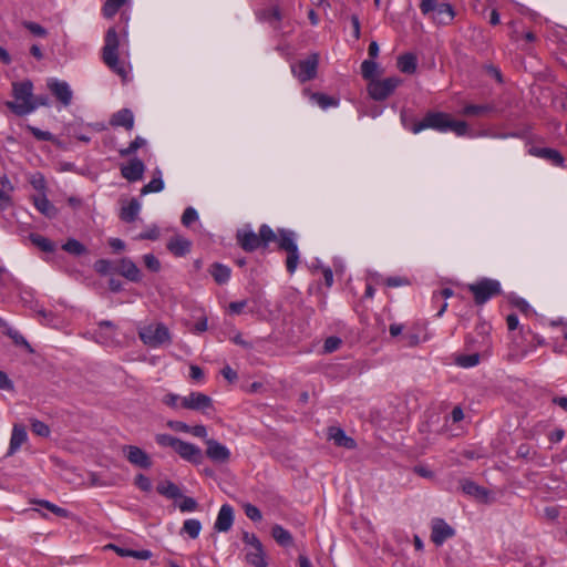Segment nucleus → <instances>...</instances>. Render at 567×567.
<instances>
[{
	"label": "nucleus",
	"instance_id": "obj_36",
	"mask_svg": "<svg viewBox=\"0 0 567 567\" xmlns=\"http://www.w3.org/2000/svg\"><path fill=\"white\" fill-rule=\"evenodd\" d=\"M455 363L462 368H473L480 363V354L471 353V354H462L455 359Z\"/></svg>",
	"mask_w": 567,
	"mask_h": 567
},
{
	"label": "nucleus",
	"instance_id": "obj_55",
	"mask_svg": "<svg viewBox=\"0 0 567 567\" xmlns=\"http://www.w3.org/2000/svg\"><path fill=\"white\" fill-rule=\"evenodd\" d=\"M134 484L144 492H150L152 488V483L148 477L143 474L136 475L134 480Z\"/></svg>",
	"mask_w": 567,
	"mask_h": 567
},
{
	"label": "nucleus",
	"instance_id": "obj_42",
	"mask_svg": "<svg viewBox=\"0 0 567 567\" xmlns=\"http://www.w3.org/2000/svg\"><path fill=\"white\" fill-rule=\"evenodd\" d=\"M6 334L12 339V341L16 346L25 348L28 350V352H30V353L33 352V349L30 346V343L18 331H16L11 328H8L6 331Z\"/></svg>",
	"mask_w": 567,
	"mask_h": 567
},
{
	"label": "nucleus",
	"instance_id": "obj_1",
	"mask_svg": "<svg viewBox=\"0 0 567 567\" xmlns=\"http://www.w3.org/2000/svg\"><path fill=\"white\" fill-rule=\"evenodd\" d=\"M236 241L246 252L267 249L270 243H277L278 249L287 254L285 266L290 275L296 272L300 262L297 234L288 228H278L275 231L269 225L262 224L258 233H255L250 225H245L237 229Z\"/></svg>",
	"mask_w": 567,
	"mask_h": 567
},
{
	"label": "nucleus",
	"instance_id": "obj_61",
	"mask_svg": "<svg viewBox=\"0 0 567 567\" xmlns=\"http://www.w3.org/2000/svg\"><path fill=\"white\" fill-rule=\"evenodd\" d=\"M28 130L33 134L34 137H37L40 141H51L53 140V136L50 132L41 131L37 127L28 125Z\"/></svg>",
	"mask_w": 567,
	"mask_h": 567
},
{
	"label": "nucleus",
	"instance_id": "obj_13",
	"mask_svg": "<svg viewBox=\"0 0 567 567\" xmlns=\"http://www.w3.org/2000/svg\"><path fill=\"white\" fill-rule=\"evenodd\" d=\"M103 62L122 79L127 75L124 64L118 60V50H102Z\"/></svg>",
	"mask_w": 567,
	"mask_h": 567
},
{
	"label": "nucleus",
	"instance_id": "obj_3",
	"mask_svg": "<svg viewBox=\"0 0 567 567\" xmlns=\"http://www.w3.org/2000/svg\"><path fill=\"white\" fill-rule=\"evenodd\" d=\"M33 85L29 80L12 83L14 101H7L6 106L18 116L27 115L38 107L33 96Z\"/></svg>",
	"mask_w": 567,
	"mask_h": 567
},
{
	"label": "nucleus",
	"instance_id": "obj_25",
	"mask_svg": "<svg viewBox=\"0 0 567 567\" xmlns=\"http://www.w3.org/2000/svg\"><path fill=\"white\" fill-rule=\"evenodd\" d=\"M110 123L112 126H123L130 131L134 126V115L131 110L123 109L113 114Z\"/></svg>",
	"mask_w": 567,
	"mask_h": 567
},
{
	"label": "nucleus",
	"instance_id": "obj_57",
	"mask_svg": "<svg viewBox=\"0 0 567 567\" xmlns=\"http://www.w3.org/2000/svg\"><path fill=\"white\" fill-rule=\"evenodd\" d=\"M181 399L182 396L177 395V394H174V393H167L164 398H163V402L169 406V408H173V409H178L181 408Z\"/></svg>",
	"mask_w": 567,
	"mask_h": 567
},
{
	"label": "nucleus",
	"instance_id": "obj_6",
	"mask_svg": "<svg viewBox=\"0 0 567 567\" xmlns=\"http://www.w3.org/2000/svg\"><path fill=\"white\" fill-rule=\"evenodd\" d=\"M319 61V53L312 52L306 59L291 64V73L300 83L309 82L317 78Z\"/></svg>",
	"mask_w": 567,
	"mask_h": 567
},
{
	"label": "nucleus",
	"instance_id": "obj_9",
	"mask_svg": "<svg viewBox=\"0 0 567 567\" xmlns=\"http://www.w3.org/2000/svg\"><path fill=\"white\" fill-rule=\"evenodd\" d=\"M212 405L210 396L200 392H190L188 395L182 396L181 408L193 411H205Z\"/></svg>",
	"mask_w": 567,
	"mask_h": 567
},
{
	"label": "nucleus",
	"instance_id": "obj_21",
	"mask_svg": "<svg viewBox=\"0 0 567 567\" xmlns=\"http://www.w3.org/2000/svg\"><path fill=\"white\" fill-rule=\"evenodd\" d=\"M49 87L63 105L71 103L72 91L65 82L52 81L49 83Z\"/></svg>",
	"mask_w": 567,
	"mask_h": 567
},
{
	"label": "nucleus",
	"instance_id": "obj_30",
	"mask_svg": "<svg viewBox=\"0 0 567 567\" xmlns=\"http://www.w3.org/2000/svg\"><path fill=\"white\" fill-rule=\"evenodd\" d=\"M398 68L402 73L413 74L416 71V58L412 53H406L398 58Z\"/></svg>",
	"mask_w": 567,
	"mask_h": 567
},
{
	"label": "nucleus",
	"instance_id": "obj_37",
	"mask_svg": "<svg viewBox=\"0 0 567 567\" xmlns=\"http://www.w3.org/2000/svg\"><path fill=\"white\" fill-rule=\"evenodd\" d=\"M33 504H38L44 508H47L48 511L52 512L53 514H55L56 516L59 517H69L70 514L69 512L65 509V508H62V507H59L56 506L55 504L53 503H50L48 501H44V499H35V501H32Z\"/></svg>",
	"mask_w": 567,
	"mask_h": 567
},
{
	"label": "nucleus",
	"instance_id": "obj_27",
	"mask_svg": "<svg viewBox=\"0 0 567 567\" xmlns=\"http://www.w3.org/2000/svg\"><path fill=\"white\" fill-rule=\"evenodd\" d=\"M462 491L470 496H474L478 499H484L487 497L488 492L484 488L477 485L475 482L471 480H464L461 483Z\"/></svg>",
	"mask_w": 567,
	"mask_h": 567
},
{
	"label": "nucleus",
	"instance_id": "obj_29",
	"mask_svg": "<svg viewBox=\"0 0 567 567\" xmlns=\"http://www.w3.org/2000/svg\"><path fill=\"white\" fill-rule=\"evenodd\" d=\"M156 489L161 495L167 498L177 501L178 497H182V492L179 487L171 481H164L158 483Z\"/></svg>",
	"mask_w": 567,
	"mask_h": 567
},
{
	"label": "nucleus",
	"instance_id": "obj_17",
	"mask_svg": "<svg viewBox=\"0 0 567 567\" xmlns=\"http://www.w3.org/2000/svg\"><path fill=\"white\" fill-rule=\"evenodd\" d=\"M218 305L226 317H231L241 315L245 311L248 301L244 299L227 302L225 297H218Z\"/></svg>",
	"mask_w": 567,
	"mask_h": 567
},
{
	"label": "nucleus",
	"instance_id": "obj_43",
	"mask_svg": "<svg viewBox=\"0 0 567 567\" xmlns=\"http://www.w3.org/2000/svg\"><path fill=\"white\" fill-rule=\"evenodd\" d=\"M62 248L72 255H82L86 252V248L76 239H69Z\"/></svg>",
	"mask_w": 567,
	"mask_h": 567
},
{
	"label": "nucleus",
	"instance_id": "obj_56",
	"mask_svg": "<svg viewBox=\"0 0 567 567\" xmlns=\"http://www.w3.org/2000/svg\"><path fill=\"white\" fill-rule=\"evenodd\" d=\"M517 457L524 460L533 458L535 451H533L532 446L528 444H520L516 451Z\"/></svg>",
	"mask_w": 567,
	"mask_h": 567
},
{
	"label": "nucleus",
	"instance_id": "obj_54",
	"mask_svg": "<svg viewBox=\"0 0 567 567\" xmlns=\"http://www.w3.org/2000/svg\"><path fill=\"white\" fill-rule=\"evenodd\" d=\"M245 514L252 522H259L262 518L261 512L252 504L245 505Z\"/></svg>",
	"mask_w": 567,
	"mask_h": 567
},
{
	"label": "nucleus",
	"instance_id": "obj_52",
	"mask_svg": "<svg viewBox=\"0 0 567 567\" xmlns=\"http://www.w3.org/2000/svg\"><path fill=\"white\" fill-rule=\"evenodd\" d=\"M197 219H198V215H197L196 210L192 207L186 208L182 215V224L185 227H189Z\"/></svg>",
	"mask_w": 567,
	"mask_h": 567
},
{
	"label": "nucleus",
	"instance_id": "obj_15",
	"mask_svg": "<svg viewBox=\"0 0 567 567\" xmlns=\"http://www.w3.org/2000/svg\"><path fill=\"white\" fill-rule=\"evenodd\" d=\"M116 270L121 276L125 277L131 281L137 282L141 280V270L131 259H121L118 261Z\"/></svg>",
	"mask_w": 567,
	"mask_h": 567
},
{
	"label": "nucleus",
	"instance_id": "obj_34",
	"mask_svg": "<svg viewBox=\"0 0 567 567\" xmlns=\"http://www.w3.org/2000/svg\"><path fill=\"white\" fill-rule=\"evenodd\" d=\"M155 175L156 176L141 189L142 195H146L148 193H157L164 188V182L161 177V172L156 171Z\"/></svg>",
	"mask_w": 567,
	"mask_h": 567
},
{
	"label": "nucleus",
	"instance_id": "obj_59",
	"mask_svg": "<svg viewBox=\"0 0 567 567\" xmlns=\"http://www.w3.org/2000/svg\"><path fill=\"white\" fill-rule=\"evenodd\" d=\"M243 542L247 546L246 548L262 545L261 542L258 539V537L255 534H250L248 532L243 533Z\"/></svg>",
	"mask_w": 567,
	"mask_h": 567
},
{
	"label": "nucleus",
	"instance_id": "obj_32",
	"mask_svg": "<svg viewBox=\"0 0 567 567\" xmlns=\"http://www.w3.org/2000/svg\"><path fill=\"white\" fill-rule=\"evenodd\" d=\"M274 539L281 546H290L292 544V536L289 530L281 525H274L271 528Z\"/></svg>",
	"mask_w": 567,
	"mask_h": 567
},
{
	"label": "nucleus",
	"instance_id": "obj_20",
	"mask_svg": "<svg viewBox=\"0 0 567 567\" xmlns=\"http://www.w3.org/2000/svg\"><path fill=\"white\" fill-rule=\"evenodd\" d=\"M104 549H110L115 551L121 557H133L140 560H147L152 557V553L147 549L143 550H133L120 547L114 544H107L104 546Z\"/></svg>",
	"mask_w": 567,
	"mask_h": 567
},
{
	"label": "nucleus",
	"instance_id": "obj_49",
	"mask_svg": "<svg viewBox=\"0 0 567 567\" xmlns=\"http://www.w3.org/2000/svg\"><path fill=\"white\" fill-rule=\"evenodd\" d=\"M508 300L509 303L517 308L520 312L528 313L530 311V306L524 298L518 296H511Z\"/></svg>",
	"mask_w": 567,
	"mask_h": 567
},
{
	"label": "nucleus",
	"instance_id": "obj_45",
	"mask_svg": "<svg viewBox=\"0 0 567 567\" xmlns=\"http://www.w3.org/2000/svg\"><path fill=\"white\" fill-rule=\"evenodd\" d=\"M155 440H156V443L161 446H169L172 447L174 451H176L177 449V444L179 443L181 440L174 437V436H171L168 434H157L155 436Z\"/></svg>",
	"mask_w": 567,
	"mask_h": 567
},
{
	"label": "nucleus",
	"instance_id": "obj_10",
	"mask_svg": "<svg viewBox=\"0 0 567 567\" xmlns=\"http://www.w3.org/2000/svg\"><path fill=\"white\" fill-rule=\"evenodd\" d=\"M123 453L127 461L134 466L141 468H150L152 466L150 455L138 446L125 445L123 446Z\"/></svg>",
	"mask_w": 567,
	"mask_h": 567
},
{
	"label": "nucleus",
	"instance_id": "obj_14",
	"mask_svg": "<svg viewBox=\"0 0 567 567\" xmlns=\"http://www.w3.org/2000/svg\"><path fill=\"white\" fill-rule=\"evenodd\" d=\"M145 165L138 158H133L127 165L121 168L122 176L130 182L140 181L143 177Z\"/></svg>",
	"mask_w": 567,
	"mask_h": 567
},
{
	"label": "nucleus",
	"instance_id": "obj_4",
	"mask_svg": "<svg viewBox=\"0 0 567 567\" xmlns=\"http://www.w3.org/2000/svg\"><path fill=\"white\" fill-rule=\"evenodd\" d=\"M468 291L473 295L475 305L483 306L491 299L502 295V285L497 279L480 278L467 285Z\"/></svg>",
	"mask_w": 567,
	"mask_h": 567
},
{
	"label": "nucleus",
	"instance_id": "obj_44",
	"mask_svg": "<svg viewBox=\"0 0 567 567\" xmlns=\"http://www.w3.org/2000/svg\"><path fill=\"white\" fill-rule=\"evenodd\" d=\"M146 144V141L140 136H137L126 148L120 150V155L122 157H126L133 153H135L138 148L143 147Z\"/></svg>",
	"mask_w": 567,
	"mask_h": 567
},
{
	"label": "nucleus",
	"instance_id": "obj_48",
	"mask_svg": "<svg viewBox=\"0 0 567 567\" xmlns=\"http://www.w3.org/2000/svg\"><path fill=\"white\" fill-rule=\"evenodd\" d=\"M229 458H230L229 450L226 446L215 442V463H217V462L224 463V462H227Z\"/></svg>",
	"mask_w": 567,
	"mask_h": 567
},
{
	"label": "nucleus",
	"instance_id": "obj_16",
	"mask_svg": "<svg viewBox=\"0 0 567 567\" xmlns=\"http://www.w3.org/2000/svg\"><path fill=\"white\" fill-rule=\"evenodd\" d=\"M182 458L193 462V463H199L202 460V451L200 449L196 447L195 445L179 441L177 444V449L175 451Z\"/></svg>",
	"mask_w": 567,
	"mask_h": 567
},
{
	"label": "nucleus",
	"instance_id": "obj_12",
	"mask_svg": "<svg viewBox=\"0 0 567 567\" xmlns=\"http://www.w3.org/2000/svg\"><path fill=\"white\" fill-rule=\"evenodd\" d=\"M528 154L548 161L558 167H563L565 164L564 156L554 148L533 146L528 150Z\"/></svg>",
	"mask_w": 567,
	"mask_h": 567
},
{
	"label": "nucleus",
	"instance_id": "obj_35",
	"mask_svg": "<svg viewBox=\"0 0 567 567\" xmlns=\"http://www.w3.org/2000/svg\"><path fill=\"white\" fill-rule=\"evenodd\" d=\"M231 269L223 264L215 262V284L224 285L230 279Z\"/></svg>",
	"mask_w": 567,
	"mask_h": 567
},
{
	"label": "nucleus",
	"instance_id": "obj_33",
	"mask_svg": "<svg viewBox=\"0 0 567 567\" xmlns=\"http://www.w3.org/2000/svg\"><path fill=\"white\" fill-rule=\"evenodd\" d=\"M493 111V106L489 104H467L462 110L461 114L464 116H483Z\"/></svg>",
	"mask_w": 567,
	"mask_h": 567
},
{
	"label": "nucleus",
	"instance_id": "obj_62",
	"mask_svg": "<svg viewBox=\"0 0 567 567\" xmlns=\"http://www.w3.org/2000/svg\"><path fill=\"white\" fill-rule=\"evenodd\" d=\"M385 285L390 288H396L409 285V280L403 277H389L385 279Z\"/></svg>",
	"mask_w": 567,
	"mask_h": 567
},
{
	"label": "nucleus",
	"instance_id": "obj_63",
	"mask_svg": "<svg viewBox=\"0 0 567 567\" xmlns=\"http://www.w3.org/2000/svg\"><path fill=\"white\" fill-rule=\"evenodd\" d=\"M166 425L176 432H189L190 426H188L186 423L181 421H168Z\"/></svg>",
	"mask_w": 567,
	"mask_h": 567
},
{
	"label": "nucleus",
	"instance_id": "obj_2",
	"mask_svg": "<svg viewBox=\"0 0 567 567\" xmlns=\"http://www.w3.org/2000/svg\"><path fill=\"white\" fill-rule=\"evenodd\" d=\"M404 126L413 134H419L423 130L431 128L440 133L449 131L457 136H465L468 133V125L464 121H455L450 114L444 112H427L421 121L412 120L408 123L404 120Z\"/></svg>",
	"mask_w": 567,
	"mask_h": 567
},
{
	"label": "nucleus",
	"instance_id": "obj_8",
	"mask_svg": "<svg viewBox=\"0 0 567 567\" xmlns=\"http://www.w3.org/2000/svg\"><path fill=\"white\" fill-rule=\"evenodd\" d=\"M401 80L395 76L383 80H371L368 84V93L375 101H384L400 85Z\"/></svg>",
	"mask_w": 567,
	"mask_h": 567
},
{
	"label": "nucleus",
	"instance_id": "obj_28",
	"mask_svg": "<svg viewBox=\"0 0 567 567\" xmlns=\"http://www.w3.org/2000/svg\"><path fill=\"white\" fill-rule=\"evenodd\" d=\"M141 205L133 198L126 206H122L120 217L126 223H132L137 218Z\"/></svg>",
	"mask_w": 567,
	"mask_h": 567
},
{
	"label": "nucleus",
	"instance_id": "obj_38",
	"mask_svg": "<svg viewBox=\"0 0 567 567\" xmlns=\"http://www.w3.org/2000/svg\"><path fill=\"white\" fill-rule=\"evenodd\" d=\"M202 529V525L197 519H187L183 524L182 533L187 534L190 538H196Z\"/></svg>",
	"mask_w": 567,
	"mask_h": 567
},
{
	"label": "nucleus",
	"instance_id": "obj_7",
	"mask_svg": "<svg viewBox=\"0 0 567 567\" xmlns=\"http://www.w3.org/2000/svg\"><path fill=\"white\" fill-rule=\"evenodd\" d=\"M138 336L146 346L153 348L169 341L168 329L162 323H153L142 328Z\"/></svg>",
	"mask_w": 567,
	"mask_h": 567
},
{
	"label": "nucleus",
	"instance_id": "obj_47",
	"mask_svg": "<svg viewBox=\"0 0 567 567\" xmlns=\"http://www.w3.org/2000/svg\"><path fill=\"white\" fill-rule=\"evenodd\" d=\"M178 507L182 512H193L198 507L197 502L193 497H187L182 494V497H178Z\"/></svg>",
	"mask_w": 567,
	"mask_h": 567
},
{
	"label": "nucleus",
	"instance_id": "obj_64",
	"mask_svg": "<svg viewBox=\"0 0 567 567\" xmlns=\"http://www.w3.org/2000/svg\"><path fill=\"white\" fill-rule=\"evenodd\" d=\"M94 269L101 275H106L111 269V262L105 259H100L95 261Z\"/></svg>",
	"mask_w": 567,
	"mask_h": 567
},
{
	"label": "nucleus",
	"instance_id": "obj_26",
	"mask_svg": "<svg viewBox=\"0 0 567 567\" xmlns=\"http://www.w3.org/2000/svg\"><path fill=\"white\" fill-rule=\"evenodd\" d=\"M33 204L39 212L49 218H53L58 214V209L47 198L45 194H39L32 197Z\"/></svg>",
	"mask_w": 567,
	"mask_h": 567
},
{
	"label": "nucleus",
	"instance_id": "obj_41",
	"mask_svg": "<svg viewBox=\"0 0 567 567\" xmlns=\"http://www.w3.org/2000/svg\"><path fill=\"white\" fill-rule=\"evenodd\" d=\"M120 40L114 28H110L105 34V43L103 50H118Z\"/></svg>",
	"mask_w": 567,
	"mask_h": 567
},
{
	"label": "nucleus",
	"instance_id": "obj_40",
	"mask_svg": "<svg viewBox=\"0 0 567 567\" xmlns=\"http://www.w3.org/2000/svg\"><path fill=\"white\" fill-rule=\"evenodd\" d=\"M378 64L373 60H364L361 63V73L365 80H375Z\"/></svg>",
	"mask_w": 567,
	"mask_h": 567
},
{
	"label": "nucleus",
	"instance_id": "obj_39",
	"mask_svg": "<svg viewBox=\"0 0 567 567\" xmlns=\"http://www.w3.org/2000/svg\"><path fill=\"white\" fill-rule=\"evenodd\" d=\"M125 2L126 0H106L102 9L104 17L109 19L114 17Z\"/></svg>",
	"mask_w": 567,
	"mask_h": 567
},
{
	"label": "nucleus",
	"instance_id": "obj_19",
	"mask_svg": "<svg viewBox=\"0 0 567 567\" xmlns=\"http://www.w3.org/2000/svg\"><path fill=\"white\" fill-rule=\"evenodd\" d=\"M234 522V509L230 505L225 504L220 507L215 528L220 532H227Z\"/></svg>",
	"mask_w": 567,
	"mask_h": 567
},
{
	"label": "nucleus",
	"instance_id": "obj_24",
	"mask_svg": "<svg viewBox=\"0 0 567 567\" xmlns=\"http://www.w3.org/2000/svg\"><path fill=\"white\" fill-rule=\"evenodd\" d=\"M167 249L175 256L182 257L190 249V241L182 236H174L167 243Z\"/></svg>",
	"mask_w": 567,
	"mask_h": 567
},
{
	"label": "nucleus",
	"instance_id": "obj_60",
	"mask_svg": "<svg viewBox=\"0 0 567 567\" xmlns=\"http://www.w3.org/2000/svg\"><path fill=\"white\" fill-rule=\"evenodd\" d=\"M341 344V340L338 337H329L326 339L323 348L326 352L336 351Z\"/></svg>",
	"mask_w": 567,
	"mask_h": 567
},
{
	"label": "nucleus",
	"instance_id": "obj_5",
	"mask_svg": "<svg viewBox=\"0 0 567 567\" xmlns=\"http://www.w3.org/2000/svg\"><path fill=\"white\" fill-rule=\"evenodd\" d=\"M422 14L431 19L436 24L447 25L455 16L451 4L439 2L437 0H422L420 3Z\"/></svg>",
	"mask_w": 567,
	"mask_h": 567
},
{
	"label": "nucleus",
	"instance_id": "obj_22",
	"mask_svg": "<svg viewBox=\"0 0 567 567\" xmlns=\"http://www.w3.org/2000/svg\"><path fill=\"white\" fill-rule=\"evenodd\" d=\"M27 439L28 435L25 427L21 424H14L12 429L8 455L14 454L19 450V447L27 441Z\"/></svg>",
	"mask_w": 567,
	"mask_h": 567
},
{
	"label": "nucleus",
	"instance_id": "obj_46",
	"mask_svg": "<svg viewBox=\"0 0 567 567\" xmlns=\"http://www.w3.org/2000/svg\"><path fill=\"white\" fill-rule=\"evenodd\" d=\"M31 430L34 434L48 437L50 435V427L42 421L32 420L31 421Z\"/></svg>",
	"mask_w": 567,
	"mask_h": 567
},
{
	"label": "nucleus",
	"instance_id": "obj_58",
	"mask_svg": "<svg viewBox=\"0 0 567 567\" xmlns=\"http://www.w3.org/2000/svg\"><path fill=\"white\" fill-rule=\"evenodd\" d=\"M23 27L38 37H44L47 34L45 29L38 23L24 21Z\"/></svg>",
	"mask_w": 567,
	"mask_h": 567
},
{
	"label": "nucleus",
	"instance_id": "obj_11",
	"mask_svg": "<svg viewBox=\"0 0 567 567\" xmlns=\"http://www.w3.org/2000/svg\"><path fill=\"white\" fill-rule=\"evenodd\" d=\"M455 530L442 518H435L432 522L431 540L441 546L445 540L452 538Z\"/></svg>",
	"mask_w": 567,
	"mask_h": 567
},
{
	"label": "nucleus",
	"instance_id": "obj_31",
	"mask_svg": "<svg viewBox=\"0 0 567 567\" xmlns=\"http://www.w3.org/2000/svg\"><path fill=\"white\" fill-rule=\"evenodd\" d=\"M310 99L322 110L337 107L340 103L339 99L319 92L311 93Z\"/></svg>",
	"mask_w": 567,
	"mask_h": 567
},
{
	"label": "nucleus",
	"instance_id": "obj_51",
	"mask_svg": "<svg viewBox=\"0 0 567 567\" xmlns=\"http://www.w3.org/2000/svg\"><path fill=\"white\" fill-rule=\"evenodd\" d=\"M32 241L43 251H53L54 245L51 240L42 236H32Z\"/></svg>",
	"mask_w": 567,
	"mask_h": 567
},
{
	"label": "nucleus",
	"instance_id": "obj_50",
	"mask_svg": "<svg viewBox=\"0 0 567 567\" xmlns=\"http://www.w3.org/2000/svg\"><path fill=\"white\" fill-rule=\"evenodd\" d=\"M29 182L34 189L40 192V194H45V179L42 174H33L32 176H30Z\"/></svg>",
	"mask_w": 567,
	"mask_h": 567
},
{
	"label": "nucleus",
	"instance_id": "obj_53",
	"mask_svg": "<svg viewBox=\"0 0 567 567\" xmlns=\"http://www.w3.org/2000/svg\"><path fill=\"white\" fill-rule=\"evenodd\" d=\"M145 267L153 272H157L161 269L159 260L152 254H147L143 257Z\"/></svg>",
	"mask_w": 567,
	"mask_h": 567
},
{
	"label": "nucleus",
	"instance_id": "obj_23",
	"mask_svg": "<svg viewBox=\"0 0 567 567\" xmlns=\"http://www.w3.org/2000/svg\"><path fill=\"white\" fill-rule=\"evenodd\" d=\"M246 560L255 567H267L266 555L262 545L246 548Z\"/></svg>",
	"mask_w": 567,
	"mask_h": 567
},
{
	"label": "nucleus",
	"instance_id": "obj_18",
	"mask_svg": "<svg viewBox=\"0 0 567 567\" xmlns=\"http://www.w3.org/2000/svg\"><path fill=\"white\" fill-rule=\"evenodd\" d=\"M328 437L332 440L337 446L348 450H352L357 445L353 439L349 437L342 429L337 426L329 427Z\"/></svg>",
	"mask_w": 567,
	"mask_h": 567
}]
</instances>
